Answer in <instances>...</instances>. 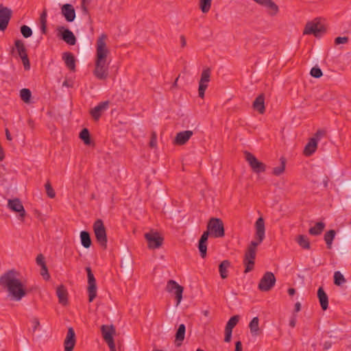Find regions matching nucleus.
<instances>
[{"instance_id": "obj_1", "label": "nucleus", "mask_w": 351, "mask_h": 351, "mask_svg": "<svg viewBox=\"0 0 351 351\" xmlns=\"http://www.w3.org/2000/svg\"><path fill=\"white\" fill-rule=\"evenodd\" d=\"M107 39V35L101 34L96 42L95 69L93 73L99 80H106L109 75V62H107V58L110 50L106 44Z\"/></svg>"}, {"instance_id": "obj_2", "label": "nucleus", "mask_w": 351, "mask_h": 351, "mask_svg": "<svg viewBox=\"0 0 351 351\" xmlns=\"http://www.w3.org/2000/svg\"><path fill=\"white\" fill-rule=\"evenodd\" d=\"M255 240L252 241L245 251L243 264L245 274L253 270L255 264L256 247L260 245L265 237V221L263 217H259L255 223Z\"/></svg>"}, {"instance_id": "obj_3", "label": "nucleus", "mask_w": 351, "mask_h": 351, "mask_svg": "<svg viewBox=\"0 0 351 351\" xmlns=\"http://www.w3.org/2000/svg\"><path fill=\"white\" fill-rule=\"evenodd\" d=\"M18 275L14 269H11L0 277L1 287L8 291L9 296L14 301H20L27 295L23 284L17 278Z\"/></svg>"}, {"instance_id": "obj_4", "label": "nucleus", "mask_w": 351, "mask_h": 351, "mask_svg": "<svg viewBox=\"0 0 351 351\" xmlns=\"http://www.w3.org/2000/svg\"><path fill=\"white\" fill-rule=\"evenodd\" d=\"M210 234L214 238L224 237V226L221 219L211 218L207 223V230L203 232L199 240L198 250L202 258H204L207 255V242Z\"/></svg>"}, {"instance_id": "obj_5", "label": "nucleus", "mask_w": 351, "mask_h": 351, "mask_svg": "<svg viewBox=\"0 0 351 351\" xmlns=\"http://www.w3.org/2000/svg\"><path fill=\"white\" fill-rule=\"evenodd\" d=\"M326 32L325 26L317 19L308 22L304 27L303 34L307 35H314L315 37H320Z\"/></svg>"}, {"instance_id": "obj_6", "label": "nucleus", "mask_w": 351, "mask_h": 351, "mask_svg": "<svg viewBox=\"0 0 351 351\" xmlns=\"http://www.w3.org/2000/svg\"><path fill=\"white\" fill-rule=\"evenodd\" d=\"M93 230L97 242L104 249L107 247V235L106 228L101 219H97L93 223Z\"/></svg>"}, {"instance_id": "obj_7", "label": "nucleus", "mask_w": 351, "mask_h": 351, "mask_svg": "<svg viewBox=\"0 0 351 351\" xmlns=\"http://www.w3.org/2000/svg\"><path fill=\"white\" fill-rule=\"evenodd\" d=\"M244 154L246 161L254 173H260L265 171L266 165L259 161L254 155L247 151H245Z\"/></svg>"}, {"instance_id": "obj_8", "label": "nucleus", "mask_w": 351, "mask_h": 351, "mask_svg": "<svg viewBox=\"0 0 351 351\" xmlns=\"http://www.w3.org/2000/svg\"><path fill=\"white\" fill-rule=\"evenodd\" d=\"M276 280L274 274L271 271H267L260 280L258 288L261 291H269L274 287Z\"/></svg>"}, {"instance_id": "obj_9", "label": "nucleus", "mask_w": 351, "mask_h": 351, "mask_svg": "<svg viewBox=\"0 0 351 351\" xmlns=\"http://www.w3.org/2000/svg\"><path fill=\"white\" fill-rule=\"evenodd\" d=\"M88 276V302H92L97 296V285L96 280L92 272L90 267H86Z\"/></svg>"}, {"instance_id": "obj_10", "label": "nucleus", "mask_w": 351, "mask_h": 351, "mask_svg": "<svg viewBox=\"0 0 351 351\" xmlns=\"http://www.w3.org/2000/svg\"><path fill=\"white\" fill-rule=\"evenodd\" d=\"M14 45L19 56L21 58L24 69L25 70H29L30 68V63L23 41L21 40H16L14 41Z\"/></svg>"}, {"instance_id": "obj_11", "label": "nucleus", "mask_w": 351, "mask_h": 351, "mask_svg": "<svg viewBox=\"0 0 351 351\" xmlns=\"http://www.w3.org/2000/svg\"><path fill=\"white\" fill-rule=\"evenodd\" d=\"M211 70L207 67L203 69L201 73L200 80L199 82L198 94L199 97L204 98L205 91L208 87V84L210 80Z\"/></svg>"}, {"instance_id": "obj_12", "label": "nucleus", "mask_w": 351, "mask_h": 351, "mask_svg": "<svg viewBox=\"0 0 351 351\" xmlns=\"http://www.w3.org/2000/svg\"><path fill=\"white\" fill-rule=\"evenodd\" d=\"M57 36L68 45H74L76 43V38L74 34L68 28L64 26H59L57 28Z\"/></svg>"}, {"instance_id": "obj_13", "label": "nucleus", "mask_w": 351, "mask_h": 351, "mask_svg": "<svg viewBox=\"0 0 351 351\" xmlns=\"http://www.w3.org/2000/svg\"><path fill=\"white\" fill-rule=\"evenodd\" d=\"M12 11L10 8L0 4V30L5 31L12 18Z\"/></svg>"}, {"instance_id": "obj_14", "label": "nucleus", "mask_w": 351, "mask_h": 351, "mask_svg": "<svg viewBox=\"0 0 351 351\" xmlns=\"http://www.w3.org/2000/svg\"><path fill=\"white\" fill-rule=\"evenodd\" d=\"M145 237L150 249L159 248L162 244L163 238L157 232H147L145 234Z\"/></svg>"}, {"instance_id": "obj_15", "label": "nucleus", "mask_w": 351, "mask_h": 351, "mask_svg": "<svg viewBox=\"0 0 351 351\" xmlns=\"http://www.w3.org/2000/svg\"><path fill=\"white\" fill-rule=\"evenodd\" d=\"M166 290L169 293H174L177 300L176 305L178 306L182 299L183 287L178 285L175 280H169L167 282Z\"/></svg>"}, {"instance_id": "obj_16", "label": "nucleus", "mask_w": 351, "mask_h": 351, "mask_svg": "<svg viewBox=\"0 0 351 351\" xmlns=\"http://www.w3.org/2000/svg\"><path fill=\"white\" fill-rule=\"evenodd\" d=\"M8 207L13 212L19 213V217L21 219H23L26 215V212L24 207L19 198L13 199H9L8 203Z\"/></svg>"}, {"instance_id": "obj_17", "label": "nucleus", "mask_w": 351, "mask_h": 351, "mask_svg": "<svg viewBox=\"0 0 351 351\" xmlns=\"http://www.w3.org/2000/svg\"><path fill=\"white\" fill-rule=\"evenodd\" d=\"M75 334L72 327L69 328L66 337L64 339V351H73L75 344Z\"/></svg>"}, {"instance_id": "obj_18", "label": "nucleus", "mask_w": 351, "mask_h": 351, "mask_svg": "<svg viewBox=\"0 0 351 351\" xmlns=\"http://www.w3.org/2000/svg\"><path fill=\"white\" fill-rule=\"evenodd\" d=\"M193 134V132L191 130L180 132L177 133L173 140V144L177 145H184L189 141Z\"/></svg>"}, {"instance_id": "obj_19", "label": "nucleus", "mask_w": 351, "mask_h": 351, "mask_svg": "<svg viewBox=\"0 0 351 351\" xmlns=\"http://www.w3.org/2000/svg\"><path fill=\"white\" fill-rule=\"evenodd\" d=\"M61 13L67 22H73L75 19V11L71 4L63 5L61 8Z\"/></svg>"}, {"instance_id": "obj_20", "label": "nucleus", "mask_w": 351, "mask_h": 351, "mask_svg": "<svg viewBox=\"0 0 351 351\" xmlns=\"http://www.w3.org/2000/svg\"><path fill=\"white\" fill-rule=\"evenodd\" d=\"M109 106V102L108 101H103L99 103L97 106H96L94 108L90 110V114L92 117L95 120L97 121L99 119L100 117L101 116V114L104 111L107 110Z\"/></svg>"}, {"instance_id": "obj_21", "label": "nucleus", "mask_w": 351, "mask_h": 351, "mask_svg": "<svg viewBox=\"0 0 351 351\" xmlns=\"http://www.w3.org/2000/svg\"><path fill=\"white\" fill-rule=\"evenodd\" d=\"M101 332L105 341L113 339V335L115 334V328L113 325H102Z\"/></svg>"}, {"instance_id": "obj_22", "label": "nucleus", "mask_w": 351, "mask_h": 351, "mask_svg": "<svg viewBox=\"0 0 351 351\" xmlns=\"http://www.w3.org/2000/svg\"><path fill=\"white\" fill-rule=\"evenodd\" d=\"M317 298L322 309L326 311L328 308V297L322 287L317 290Z\"/></svg>"}, {"instance_id": "obj_23", "label": "nucleus", "mask_w": 351, "mask_h": 351, "mask_svg": "<svg viewBox=\"0 0 351 351\" xmlns=\"http://www.w3.org/2000/svg\"><path fill=\"white\" fill-rule=\"evenodd\" d=\"M186 326L184 324L179 325L175 335V345L176 347L182 346L185 337Z\"/></svg>"}, {"instance_id": "obj_24", "label": "nucleus", "mask_w": 351, "mask_h": 351, "mask_svg": "<svg viewBox=\"0 0 351 351\" xmlns=\"http://www.w3.org/2000/svg\"><path fill=\"white\" fill-rule=\"evenodd\" d=\"M252 106L255 110H257L260 114H263L265 111L264 95H259L254 101Z\"/></svg>"}, {"instance_id": "obj_25", "label": "nucleus", "mask_w": 351, "mask_h": 351, "mask_svg": "<svg viewBox=\"0 0 351 351\" xmlns=\"http://www.w3.org/2000/svg\"><path fill=\"white\" fill-rule=\"evenodd\" d=\"M62 58L66 66L72 71H75V59L71 52H64L62 54Z\"/></svg>"}, {"instance_id": "obj_26", "label": "nucleus", "mask_w": 351, "mask_h": 351, "mask_svg": "<svg viewBox=\"0 0 351 351\" xmlns=\"http://www.w3.org/2000/svg\"><path fill=\"white\" fill-rule=\"evenodd\" d=\"M56 294L58 298L59 302L62 305H66L68 303V293L63 285H60L57 287Z\"/></svg>"}, {"instance_id": "obj_27", "label": "nucleus", "mask_w": 351, "mask_h": 351, "mask_svg": "<svg viewBox=\"0 0 351 351\" xmlns=\"http://www.w3.org/2000/svg\"><path fill=\"white\" fill-rule=\"evenodd\" d=\"M317 147L316 138H310L308 143L306 145L304 149V154L306 156H311L315 151Z\"/></svg>"}, {"instance_id": "obj_28", "label": "nucleus", "mask_w": 351, "mask_h": 351, "mask_svg": "<svg viewBox=\"0 0 351 351\" xmlns=\"http://www.w3.org/2000/svg\"><path fill=\"white\" fill-rule=\"evenodd\" d=\"M249 328L252 336H257L261 333L259 328V319L258 317H254L249 324Z\"/></svg>"}, {"instance_id": "obj_29", "label": "nucleus", "mask_w": 351, "mask_h": 351, "mask_svg": "<svg viewBox=\"0 0 351 351\" xmlns=\"http://www.w3.org/2000/svg\"><path fill=\"white\" fill-rule=\"evenodd\" d=\"M231 263L228 260L223 261L219 265V271L222 279L228 278V269L230 267Z\"/></svg>"}, {"instance_id": "obj_30", "label": "nucleus", "mask_w": 351, "mask_h": 351, "mask_svg": "<svg viewBox=\"0 0 351 351\" xmlns=\"http://www.w3.org/2000/svg\"><path fill=\"white\" fill-rule=\"evenodd\" d=\"M326 224L324 222H317L313 227L308 230V233L313 236L320 235L324 230Z\"/></svg>"}, {"instance_id": "obj_31", "label": "nucleus", "mask_w": 351, "mask_h": 351, "mask_svg": "<svg viewBox=\"0 0 351 351\" xmlns=\"http://www.w3.org/2000/svg\"><path fill=\"white\" fill-rule=\"evenodd\" d=\"M80 240L82 245L85 248H89L92 244L90 233L83 230L80 232Z\"/></svg>"}, {"instance_id": "obj_32", "label": "nucleus", "mask_w": 351, "mask_h": 351, "mask_svg": "<svg viewBox=\"0 0 351 351\" xmlns=\"http://www.w3.org/2000/svg\"><path fill=\"white\" fill-rule=\"evenodd\" d=\"M298 245L304 250H309L311 247L310 241L308 237L303 234H300L297 239Z\"/></svg>"}, {"instance_id": "obj_33", "label": "nucleus", "mask_w": 351, "mask_h": 351, "mask_svg": "<svg viewBox=\"0 0 351 351\" xmlns=\"http://www.w3.org/2000/svg\"><path fill=\"white\" fill-rule=\"evenodd\" d=\"M335 234L336 232L334 230H330L325 233L324 241L328 249H331L332 241L335 239Z\"/></svg>"}, {"instance_id": "obj_34", "label": "nucleus", "mask_w": 351, "mask_h": 351, "mask_svg": "<svg viewBox=\"0 0 351 351\" xmlns=\"http://www.w3.org/2000/svg\"><path fill=\"white\" fill-rule=\"evenodd\" d=\"M80 138L83 141L84 143L86 145L90 144V133L87 128H84L80 133Z\"/></svg>"}, {"instance_id": "obj_35", "label": "nucleus", "mask_w": 351, "mask_h": 351, "mask_svg": "<svg viewBox=\"0 0 351 351\" xmlns=\"http://www.w3.org/2000/svg\"><path fill=\"white\" fill-rule=\"evenodd\" d=\"M20 97L25 103H29L32 93L28 88H23L20 90Z\"/></svg>"}, {"instance_id": "obj_36", "label": "nucleus", "mask_w": 351, "mask_h": 351, "mask_svg": "<svg viewBox=\"0 0 351 351\" xmlns=\"http://www.w3.org/2000/svg\"><path fill=\"white\" fill-rule=\"evenodd\" d=\"M40 30L44 34L47 33V12L45 10L40 16Z\"/></svg>"}, {"instance_id": "obj_37", "label": "nucleus", "mask_w": 351, "mask_h": 351, "mask_svg": "<svg viewBox=\"0 0 351 351\" xmlns=\"http://www.w3.org/2000/svg\"><path fill=\"white\" fill-rule=\"evenodd\" d=\"M239 319L240 317L238 315L231 317L230 319L228 321L225 328L230 329V330H232V329L238 324Z\"/></svg>"}, {"instance_id": "obj_38", "label": "nucleus", "mask_w": 351, "mask_h": 351, "mask_svg": "<svg viewBox=\"0 0 351 351\" xmlns=\"http://www.w3.org/2000/svg\"><path fill=\"white\" fill-rule=\"evenodd\" d=\"M212 0H200L199 8L203 13H207L210 9Z\"/></svg>"}, {"instance_id": "obj_39", "label": "nucleus", "mask_w": 351, "mask_h": 351, "mask_svg": "<svg viewBox=\"0 0 351 351\" xmlns=\"http://www.w3.org/2000/svg\"><path fill=\"white\" fill-rule=\"evenodd\" d=\"M346 282V279L343 275L339 271H337L334 274V283L335 285L339 286Z\"/></svg>"}, {"instance_id": "obj_40", "label": "nucleus", "mask_w": 351, "mask_h": 351, "mask_svg": "<svg viewBox=\"0 0 351 351\" xmlns=\"http://www.w3.org/2000/svg\"><path fill=\"white\" fill-rule=\"evenodd\" d=\"M280 160V165L273 169V174L276 176L281 175L285 171V160L282 158Z\"/></svg>"}, {"instance_id": "obj_41", "label": "nucleus", "mask_w": 351, "mask_h": 351, "mask_svg": "<svg viewBox=\"0 0 351 351\" xmlns=\"http://www.w3.org/2000/svg\"><path fill=\"white\" fill-rule=\"evenodd\" d=\"M21 33L25 38H27L32 35V30L27 25H23L21 27Z\"/></svg>"}, {"instance_id": "obj_42", "label": "nucleus", "mask_w": 351, "mask_h": 351, "mask_svg": "<svg viewBox=\"0 0 351 351\" xmlns=\"http://www.w3.org/2000/svg\"><path fill=\"white\" fill-rule=\"evenodd\" d=\"M46 193L47 194V196L50 198H53L56 196V193L52 188L49 181H47V183L45 185Z\"/></svg>"}, {"instance_id": "obj_43", "label": "nucleus", "mask_w": 351, "mask_h": 351, "mask_svg": "<svg viewBox=\"0 0 351 351\" xmlns=\"http://www.w3.org/2000/svg\"><path fill=\"white\" fill-rule=\"evenodd\" d=\"M310 74L313 77L319 78L322 76L323 73L320 68H319L318 66H314L311 69Z\"/></svg>"}, {"instance_id": "obj_44", "label": "nucleus", "mask_w": 351, "mask_h": 351, "mask_svg": "<svg viewBox=\"0 0 351 351\" xmlns=\"http://www.w3.org/2000/svg\"><path fill=\"white\" fill-rule=\"evenodd\" d=\"M40 275L43 277V278L46 280H48L50 278V275L48 271V269L47 265L43 266L40 269Z\"/></svg>"}, {"instance_id": "obj_45", "label": "nucleus", "mask_w": 351, "mask_h": 351, "mask_svg": "<svg viewBox=\"0 0 351 351\" xmlns=\"http://www.w3.org/2000/svg\"><path fill=\"white\" fill-rule=\"evenodd\" d=\"M349 40V38L348 36H343V37H337L335 39V44L336 45H341V44H346Z\"/></svg>"}, {"instance_id": "obj_46", "label": "nucleus", "mask_w": 351, "mask_h": 351, "mask_svg": "<svg viewBox=\"0 0 351 351\" xmlns=\"http://www.w3.org/2000/svg\"><path fill=\"white\" fill-rule=\"evenodd\" d=\"M36 261L38 265L42 267L43 265L45 266L46 263L45 261V257L42 254H40L37 256L36 258Z\"/></svg>"}, {"instance_id": "obj_47", "label": "nucleus", "mask_w": 351, "mask_h": 351, "mask_svg": "<svg viewBox=\"0 0 351 351\" xmlns=\"http://www.w3.org/2000/svg\"><path fill=\"white\" fill-rule=\"evenodd\" d=\"M157 145V136L155 132H153L151 135V139L149 142V146L151 147H155Z\"/></svg>"}, {"instance_id": "obj_48", "label": "nucleus", "mask_w": 351, "mask_h": 351, "mask_svg": "<svg viewBox=\"0 0 351 351\" xmlns=\"http://www.w3.org/2000/svg\"><path fill=\"white\" fill-rule=\"evenodd\" d=\"M232 332V330H230V329L225 328V337H224L225 342L228 343L231 341Z\"/></svg>"}, {"instance_id": "obj_49", "label": "nucleus", "mask_w": 351, "mask_h": 351, "mask_svg": "<svg viewBox=\"0 0 351 351\" xmlns=\"http://www.w3.org/2000/svg\"><path fill=\"white\" fill-rule=\"evenodd\" d=\"M325 134V132L322 130H319L316 132L315 134V136L312 138H316L317 143L319 141L322 136H323Z\"/></svg>"}, {"instance_id": "obj_50", "label": "nucleus", "mask_w": 351, "mask_h": 351, "mask_svg": "<svg viewBox=\"0 0 351 351\" xmlns=\"http://www.w3.org/2000/svg\"><path fill=\"white\" fill-rule=\"evenodd\" d=\"M32 322L33 324V332H34L40 326V322L38 318L34 317Z\"/></svg>"}, {"instance_id": "obj_51", "label": "nucleus", "mask_w": 351, "mask_h": 351, "mask_svg": "<svg viewBox=\"0 0 351 351\" xmlns=\"http://www.w3.org/2000/svg\"><path fill=\"white\" fill-rule=\"evenodd\" d=\"M106 342L108 343V346L110 348V351H117L116 350L115 344H114V339H111V340L106 341Z\"/></svg>"}, {"instance_id": "obj_52", "label": "nucleus", "mask_w": 351, "mask_h": 351, "mask_svg": "<svg viewBox=\"0 0 351 351\" xmlns=\"http://www.w3.org/2000/svg\"><path fill=\"white\" fill-rule=\"evenodd\" d=\"M234 351H242V343L240 341H238L235 343Z\"/></svg>"}, {"instance_id": "obj_53", "label": "nucleus", "mask_w": 351, "mask_h": 351, "mask_svg": "<svg viewBox=\"0 0 351 351\" xmlns=\"http://www.w3.org/2000/svg\"><path fill=\"white\" fill-rule=\"evenodd\" d=\"M62 86H66V87H72L73 86V82L71 81H69V80H64L62 83Z\"/></svg>"}, {"instance_id": "obj_54", "label": "nucleus", "mask_w": 351, "mask_h": 351, "mask_svg": "<svg viewBox=\"0 0 351 351\" xmlns=\"http://www.w3.org/2000/svg\"><path fill=\"white\" fill-rule=\"evenodd\" d=\"M295 324H296V319L295 317L291 318L289 321V326L291 328H294L295 326Z\"/></svg>"}, {"instance_id": "obj_55", "label": "nucleus", "mask_w": 351, "mask_h": 351, "mask_svg": "<svg viewBox=\"0 0 351 351\" xmlns=\"http://www.w3.org/2000/svg\"><path fill=\"white\" fill-rule=\"evenodd\" d=\"M5 136H6V138L8 141H12V136H11V134L10 133V131L8 128L5 129Z\"/></svg>"}, {"instance_id": "obj_56", "label": "nucleus", "mask_w": 351, "mask_h": 351, "mask_svg": "<svg viewBox=\"0 0 351 351\" xmlns=\"http://www.w3.org/2000/svg\"><path fill=\"white\" fill-rule=\"evenodd\" d=\"M300 309H301V304H300V302H296L295 304V308H294L295 311V312H299L300 311Z\"/></svg>"}, {"instance_id": "obj_57", "label": "nucleus", "mask_w": 351, "mask_h": 351, "mask_svg": "<svg viewBox=\"0 0 351 351\" xmlns=\"http://www.w3.org/2000/svg\"><path fill=\"white\" fill-rule=\"evenodd\" d=\"M4 157H5V156H4L3 149L1 147V146L0 145V161H2L4 159Z\"/></svg>"}, {"instance_id": "obj_58", "label": "nucleus", "mask_w": 351, "mask_h": 351, "mask_svg": "<svg viewBox=\"0 0 351 351\" xmlns=\"http://www.w3.org/2000/svg\"><path fill=\"white\" fill-rule=\"evenodd\" d=\"M180 40H181V46H182V47H185V45H186V39H185L184 36H181Z\"/></svg>"}, {"instance_id": "obj_59", "label": "nucleus", "mask_w": 351, "mask_h": 351, "mask_svg": "<svg viewBox=\"0 0 351 351\" xmlns=\"http://www.w3.org/2000/svg\"><path fill=\"white\" fill-rule=\"evenodd\" d=\"M288 293L289 295H293L295 293V289L293 288H289L288 289Z\"/></svg>"}, {"instance_id": "obj_60", "label": "nucleus", "mask_w": 351, "mask_h": 351, "mask_svg": "<svg viewBox=\"0 0 351 351\" xmlns=\"http://www.w3.org/2000/svg\"><path fill=\"white\" fill-rule=\"evenodd\" d=\"M28 125H29V127L33 128H34V121L32 119H29L28 120Z\"/></svg>"}, {"instance_id": "obj_61", "label": "nucleus", "mask_w": 351, "mask_h": 351, "mask_svg": "<svg viewBox=\"0 0 351 351\" xmlns=\"http://www.w3.org/2000/svg\"><path fill=\"white\" fill-rule=\"evenodd\" d=\"M178 78H179V77H178L176 79L175 82H173V87H175V86H177V82H178Z\"/></svg>"}, {"instance_id": "obj_62", "label": "nucleus", "mask_w": 351, "mask_h": 351, "mask_svg": "<svg viewBox=\"0 0 351 351\" xmlns=\"http://www.w3.org/2000/svg\"><path fill=\"white\" fill-rule=\"evenodd\" d=\"M82 9H83L84 12H88L87 8L84 5L82 6Z\"/></svg>"}, {"instance_id": "obj_63", "label": "nucleus", "mask_w": 351, "mask_h": 351, "mask_svg": "<svg viewBox=\"0 0 351 351\" xmlns=\"http://www.w3.org/2000/svg\"><path fill=\"white\" fill-rule=\"evenodd\" d=\"M324 186H326H326H327V185H328V180L324 181Z\"/></svg>"}, {"instance_id": "obj_64", "label": "nucleus", "mask_w": 351, "mask_h": 351, "mask_svg": "<svg viewBox=\"0 0 351 351\" xmlns=\"http://www.w3.org/2000/svg\"><path fill=\"white\" fill-rule=\"evenodd\" d=\"M152 351H164V350H158V349H154Z\"/></svg>"}]
</instances>
